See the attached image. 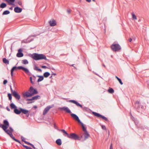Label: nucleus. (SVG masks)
<instances>
[{"label": "nucleus", "instance_id": "obj_61", "mask_svg": "<svg viewBox=\"0 0 149 149\" xmlns=\"http://www.w3.org/2000/svg\"><path fill=\"white\" fill-rule=\"evenodd\" d=\"M95 74L96 75H98V76H99V75H98L97 73H95Z\"/></svg>", "mask_w": 149, "mask_h": 149}, {"label": "nucleus", "instance_id": "obj_41", "mask_svg": "<svg viewBox=\"0 0 149 149\" xmlns=\"http://www.w3.org/2000/svg\"><path fill=\"white\" fill-rule=\"evenodd\" d=\"M30 80L31 81V82L32 84H34V82L32 81V78L31 77H30Z\"/></svg>", "mask_w": 149, "mask_h": 149}, {"label": "nucleus", "instance_id": "obj_23", "mask_svg": "<svg viewBox=\"0 0 149 149\" xmlns=\"http://www.w3.org/2000/svg\"><path fill=\"white\" fill-rule=\"evenodd\" d=\"M3 62L5 64H8L9 63V61L5 58H3Z\"/></svg>", "mask_w": 149, "mask_h": 149}, {"label": "nucleus", "instance_id": "obj_30", "mask_svg": "<svg viewBox=\"0 0 149 149\" xmlns=\"http://www.w3.org/2000/svg\"><path fill=\"white\" fill-rule=\"evenodd\" d=\"M40 98V96L39 95H36L33 97V100H36Z\"/></svg>", "mask_w": 149, "mask_h": 149}, {"label": "nucleus", "instance_id": "obj_8", "mask_svg": "<svg viewBox=\"0 0 149 149\" xmlns=\"http://www.w3.org/2000/svg\"><path fill=\"white\" fill-rule=\"evenodd\" d=\"M92 113L95 116H96L98 118H102L105 121H108V120L106 117H105L104 116H103L102 115L100 114V113H97L94 111L92 112Z\"/></svg>", "mask_w": 149, "mask_h": 149}, {"label": "nucleus", "instance_id": "obj_17", "mask_svg": "<svg viewBox=\"0 0 149 149\" xmlns=\"http://www.w3.org/2000/svg\"><path fill=\"white\" fill-rule=\"evenodd\" d=\"M90 135L88 133V132H85L84 134V140H86V139L88 138L89 136Z\"/></svg>", "mask_w": 149, "mask_h": 149}, {"label": "nucleus", "instance_id": "obj_31", "mask_svg": "<svg viewBox=\"0 0 149 149\" xmlns=\"http://www.w3.org/2000/svg\"><path fill=\"white\" fill-rule=\"evenodd\" d=\"M10 106L11 109H16L17 108V107L13 103H11L10 104Z\"/></svg>", "mask_w": 149, "mask_h": 149}, {"label": "nucleus", "instance_id": "obj_55", "mask_svg": "<svg viewBox=\"0 0 149 149\" xmlns=\"http://www.w3.org/2000/svg\"><path fill=\"white\" fill-rule=\"evenodd\" d=\"M33 108H35V109H36L37 108V107L36 106H33Z\"/></svg>", "mask_w": 149, "mask_h": 149}, {"label": "nucleus", "instance_id": "obj_1", "mask_svg": "<svg viewBox=\"0 0 149 149\" xmlns=\"http://www.w3.org/2000/svg\"><path fill=\"white\" fill-rule=\"evenodd\" d=\"M4 124H0V127L2 128L9 135L12 133L13 130L11 127H10L9 130H7V129L9 126V123L8 121L6 120L3 121Z\"/></svg>", "mask_w": 149, "mask_h": 149}, {"label": "nucleus", "instance_id": "obj_45", "mask_svg": "<svg viewBox=\"0 0 149 149\" xmlns=\"http://www.w3.org/2000/svg\"><path fill=\"white\" fill-rule=\"evenodd\" d=\"M41 68H47V67L45 65H42L41 66Z\"/></svg>", "mask_w": 149, "mask_h": 149}, {"label": "nucleus", "instance_id": "obj_9", "mask_svg": "<svg viewBox=\"0 0 149 149\" xmlns=\"http://www.w3.org/2000/svg\"><path fill=\"white\" fill-rule=\"evenodd\" d=\"M24 93H38V92L36 89H34L33 87H31L29 90Z\"/></svg>", "mask_w": 149, "mask_h": 149}, {"label": "nucleus", "instance_id": "obj_57", "mask_svg": "<svg viewBox=\"0 0 149 149\" xmlns=\"http://www.w3.org/2000/svg\"><path fill=\"white\" fill-rule=\"evenodd\" d=\"M102 65L103 66H104V67L105 68L106 67V66L105 65H104V64H102Z\"/></svg>", "mask_w": 149, "mask_h": 149}, {"label": "nucleus", "instance_id": "obj_22", "mask_svg": "<svg viewBox=\"0 0 149 149\" xmlns=\"http://www.w3.org/2000/svg\"><path fill=\"white\" fill-rule=\"evenodd\" d=\"M38 77H39V78L37 81L38 82H39L40 81H42L44 79L43 77L42 76H38Z\"/></svg>", "mask_w": 149, "mask_h": 149}, {"label": "nucleus", "instance_id": "obj_47", "mask_svg": "<svg viewBox=\"0 0 149 149\" xmlns=\"http://www.w3.org/2000/svg\"><path fill=\"white\" fill-rule=\"evenodd\" d=\"M22 42L24 43H27V40H23L22 41Z\"/></svg>", "mask_w": 149, "mask_h": 149}, {"label": "nucleus", "instance_id": "obj_54", "mask_svg": "<svg viewBox=\"0 0 149 149\" xmlns=\"http://www.w3.org/2000/svg\"><path fill=\"white\" fill-rule=\"evenodd\" d=\"M86 1L88 2H90L91 1V0H86Z\"/></svg>", "mask_w": 149, "mask_h": 149}, {"label": "nucleus", "instance_id": "obj_10", "mask_svg": "<svg viewBox=\"0 0 149 149\" xmlns=\"http://www.w3.org/2000/svg\"><path fill=\"white\" fill-rule=\"evenodd\" d=\"M58 109L61 111H65L67 113H72L70 110L67 107H64L58 108Z\"/></svg>", "mask_w": 149, "mask_h": 149}, {"label": "nucleus", "instance_id": "obj_5", "mask_svg": "<svg viewBox=\"0 0 149 149\" xmlns=\"http://www.w3.org/2000/svg\"><path fill=\"white\" fill-rule=\"evenodd\" d=\"M69 102L75 104L77 107H80L81 108H82L83 110L84 111H87L89 110L88 108L87 107H83L82 105L80 104L79 103H78L75 100H70Z\"/></svg>", "mask_w": 149, "mask_h": 149}, {"label": "nucleus", "instance_id": "obj_49", "mask_svg": "<svg viewBox=\"0 0 149 149\" xmlns=\"http://www.w3.org/2000/svg\"><path fill=\"white\" fill-rule=\"evenodd\" d=\"M27 101H31V100H33V97L31 99H27Z\"/></svg>", "mask_w": 149, "mask_h": 149}, {"label": "nucleus", "instance_id": "obj_6", "mask_svg": "<svg viewBox=\"0 0 149 149\" xmlns=\"http://www.w3.org/2000/svg\"><path fill=\"white\" fill-rule=\"evenodd\" d=\"M82 136L81 137L77 135L74 133H72L70 134H68V138L71 139L75 140H81V138L82 137Z\"/></svg>", "mask_w": 149, "mask_h": 149}, {"label": "nucleus", "instance_id": "obj_21", "mask_svg": "<svg viewBox=\"0 0 149 149\" xmlns=\"http://www.w3.org/2000/svg\"><path fill=\"white\" fill-rule=\"evenodd\" d=\"M107 92L109 93H113L114 92V90L112 88H109V89L107 91Z\"/></svg>", "mask_w": 149, "mask_h": 149}, {"label": "nucleus", "instance_id": "obj_13", "mask_svg": "<svg viewBox=\"0 0 149 149\" xmlns=\"http://www.w3.org/2000/svg\"><path fill=\"white\" fill-rule=\"evenodd\" d=\"M22 50L21 49H20L18 50V52L16 56L18 57H22L23 55V54L21 52Z\"/></svg>", "mask_w": 149, "mask_h": 149}, {"label": "nucleus", "instance_id": "obj_37", "mask_svg": "<svg viewBox=\"0 0 149 149\" xmlns=\"http://www.w3.org/2000/svg\"><path fill=\"white\" fill-rule=\"evenodd\" d=\"M8 96L10 100H11L12 99V96L11 94H8Z\"/></svg>", "mask_w": 149, "mask_h": 149}, {"label": "nucleus", "instance_id": "obj_18", "mask_svg": "<svg viewBox=\"0 0 149 149\" xmlns=\"http://www.w3.org/2000/svg\"><path fill=\"white\" fill-rule=\"evenodd\" d=\"M34 94H23L24 97H31Z\"/></svg>", "mask_w": 149, "mask_h": 149}, {"label": "nucleus", "instance_id": "obj_12", "mask_svg": "<svg viewBox=\"0 0 149 149\" xmlns=\"http://www.w3.org/2000/svg\"><path fill=\"white\" fill-rule=\"evenodd\" d=\"M49 23L51 26H54L56 25V21L54 19H51L49 22Z\"/></svg>", "mask_w": 149, "mask_h": 149}, {"label": "nucleus", "instance_id": "obj_20", "mask_svg": "<svg viewBox=\"0 0 149 149\" xmlns=\"http://www.w3.org/2000/svg\"><path fill=\"white\" fill-rule=\"evenodd\" d=\"M62 144L61 139H59L56 140V144L58 146H60Z\"/></svg>", "mask_w": 149, "mask_h": 149}, {"label": "nucleus", "instance_id": "obj_39", "mask_svg": "<svg viewBox=\"0 0 149 149\" xmlns=\"http://www.w3.org/2000/svg\"><path fill=\"white\" fill-rule=\"evenodd\" d=\"M28 144L31 146L33 148H35V147L34 146V145H33L32 144H31V143H29V142L28 143Z\"/></svg>", "mask_w": 149, "mask_h": 149}, {"label": "nucleus", "instance_id": "obj_48", "mask_svg": "<svg viewBox=\"0 0 149 149\" xmlns=\"http://www.w3.org/2000/svg\"><path fill=\"white\" fill-rule=\"evenodd\" d=\"M18 3L19 5H20V6L22 5V3L21 1H18Z\"/></svg>", "mask_w": 149, "mask_h": 149}, {"label": "nucleus", "instance_id": "obj_56", "mask_svg": "<svg viewBox=\"0 0 149 149\" xmlns=\"http://www.w3.org/2000/svg\"><path fill=\"white\" fill-rule=\"evenodd\" d=\"M7 110L8 111H10V109H9V108H8L7 107Z\"/></svg>", "mask_w": 149, "mask_h": 149}, {"label": "nucleus", "instance_id": "obj_27", "mask_svg": "<svg viewBox=\"0 0 149 149\" xmlns=\"http://www.w3.org/2000/svg\"><path fill=\"white\" fill-rule=\"evenodd\" d=\"M22 63L24 64H28L29 63V62L26 59H24L22 60Z\"/></svg>", "mask_w": 149, "mask_h": 149}, {"label": "nucleus", "instance_id": "obj_46", "mask_svg": "<svg viewBox=\"0 0 149 149\" xmlns=\"http://www.w3.org/2000/svg\"><path fill=\"white\" fill-rule=\"evenodd\" d=\"M71 11V10H67V12L68 14H70V13Z\"/></svg>", "mask_w": 149, "mask_h": 149}, {"label": "nucleus", "instance_id": "obj_28", "mask_svg": "<svg viewBox=\"0 0 149 149\" xmlns=\"http://www.w3.org/2000/svg\"><path fill=\"white\" fill-rule=\"evenodd\" d=\"M60 130L62 131L63 133H65L66 134V135H65V136H66L68 137V136L69 134H68L65 130Z\"/></svg>", "mask_w": 149, "mask_h": 149}, {"label": "nucleus", "instance_id": "obj_38", "mask_svg": "<svg viewBox=\"0 0 149 149\" xmlns=\"http://www.w3.org/2000/svg\"><path fill=\"white\" fill-rule=\"evenodd\" d=\"M101 127L102 129L103 130H106V127L104 125H102Z\"/></svg>", "mask_w": 149, "mask_h": 149}, {"label": "nucleus", "instance_id": "obj_29", "mask_svg": "<svg viewBox=\"0 0 149 149\" xmlns=\"http://www.w3.org/2000/svg\"><path fill=\"white\" fill-rule=\"evenodd\" d=\"M115 77L118 80L120 83L121 85H122L123 84V83L121 79L117 76H116Z\"/></svg>", "mask_w": 149, "mask_h": 149}, {"label": "nucleus", "instance_id": "obj_53", "mask_svg": "<svg viewBox=\"0 0 149 149\" xmlns=\"http://www.w3.org/2000/svg\"><path fill=\"white\" fill-rule=\"evenodd\" d=\"M37 71H40V72H41L42 71V70H41L40 69H37Z\"/></svg>", "mask_w": 149, "mask_h": 149}, {"label": "nucleus", "instance_id": "obj_34", "mask_svg": "<svg viewBox=\"0 0 149 149\" xmlns=\"http://www.w3.org/2000/svg\"><path fill=\"white\" fill-rule=\"evenodd\" d=\"M15 1V0H8V3L10 4L13 5Z\"/></svg>", "mask_w": 149, "mask_h": 149}, {"label": "nucleus", "instance_id": "obj_51", "mask_svg": "<svg viewBox=\"0 0 149 149\" xmlns=\"http://www.w3.org/2000/svg\"><path fill=\"white\" fill-rule=\"evenodd\" d=\"M37 35H31L30 36V37H36L37 36Z\"/></svg>", "mask_w": 149, "mask_h": 149}, {"label": "nucleus", "instance_id": "obj_52", "mask_svg": "<svg viewBox=\"0 0 149 149\" xmlns=\"http://www.w3.org/2000/svg\"><path fill=\"white\" fill-rule=\"evenodd\" d=\"M132 38H129V39H128V41L130 42H131L132 41Z\"/></svg>", "mask_w": 149, "mask_h": 149}, {"label": "nucleus", "instance_id": "obj_40", "mask_svg": "<svg viewBox=\"0 0 149 149\" xmlns=\"http://www.w3.org/2000/svg\"><path fill=\"white\" fill-rule=\"evenodd\" d=\"M24 147L26 149H31V148L28 146H24Z\"/></svg>", "mask_w": 149, "mask_h": 149}, {"label": "nucleus", "instance_id": "obj_26", "mask_svg": "<svg viewBox=\"0 0 149 149\" xmlns=\"http://www.w3.org/2000/svg\"><path fill=\"white\" fill-rule=\"evenodd\" d=\"M6 4L5 3H1L0 5V7L1 8H4L6 7Z\"/></svg>", "mask_w": 149, "mask_h": 149}, {"label": "nucleus", "instance_id": "obj_62", "mask_svg": "<svg viewBox=\"0 0 149 149\" xmlns=\"http://www.w3.org/2000/svg\"><path fill=\"white\" fill-rule=\"evenodd\" d=\"M33 102H28V104H29V103H32Z\"/></svg>", "mask_w": 149, "mask_h": 149}, {"label": "nucleus", "instance_id": "obj_7", "mask_svg": "<svg viewBox=\"0 0 149 149\" xmlns=\"http://www.w3.org/2000/svg\"><path fill=\"white\" fill-rule=\"evenodd\" d=\"M111 49L113 52L118 51L121 49V47L118 44H113L111 45Z\"/></svg>", "mask_w": 149, "mask_h": 149}, {"label": "nucleus", "instance_id": "obj_14", "mask_svg": "<svg viewBox=\"0 0 149 149\" xmlns=\"http://www.w3.org/2000/svg\"><path fill=\"white\" fill-rule=\"evenodd\" d=\"M14 10L15 12L17 13H19L22 12V9L19 7H16L14 8Z\"/></svg>", "mask_w": 149, "mask_h": 149}, {"label": "nucleus", "instance_id": "obj_24", "mask_svg": "<svg viewBox=\"0 0 149 149\" xmlns=\"http://www.w3.org/2000/svg\"><path fill=\"white\" fill-rule=\"evenodd\" d=\"M13 95L16 98L19 99L20 98V95L18 94H13Z\"/></svg>", "mask_w": 149, "mask_h": 149}, {"label": "nucleus", "instance_id": "obj_44", "mask_svg": "<svg viewBox=\"0 0 149 149\" xmlns=\"http://www.w3.org/2000/svg\"><path fill=\"white\" fill-rule=\"evenodd\" d=\"M38 69V67L37 66H35L34 68V70H37V69Z\"/></svg>", "mask_w": 149, "mask_h": 149}, {"label": "nucleus", "instance_id": "obj_50", "mask_svg": "<svg viewBox=\"0 0 149 149\" xmlns=\"http://www.w3.org/2000/svg\"><path fill=\"white\" fill-rule=\"evenodd\" d=\"M113 149L112 145V143H111V145L110 146V149Z\"/></svg>", "mask_w": 149, "mask_h": 149}, {"label": "nucleus", "instance_id": "obj_58", "mask_svg": "<svg viewBox=\"0 0 149 149\" xmlns=\"http://www.w3.org/2000/svg\"><path fill=\"white\" fill-rule=\"evenodd\" d=\"M130 115H131V116L132 117V118H134L132 116V114H131V113H130Z\"/></svg>", "mask_w": 149, "mask_h": 149}, {"label": "nucleus", "instance_id": "obj_32", "mask_svg": "<svg viewBox=\"0 0 149 149\" xmlns=\"http://www.w3.org/2000/svg\"><path fill=\"white\" fill-rule=\"evenodd\" d=\"M10 13V11L9 10H5L3 12V13L2 15H7L9 14Z\"/></svg>", "mask_w": 149, "mask_h": 149}, {"label": "nucleus", "instance_id": "obj_35", "mask_svg": "<svg viewBox=\"0 0 149 149\" xmlns=\"http://www.w3.org/2000/svg\"><path fill=\"white\" fill-rule=\"evenodd\" d=\"M21 139H22V141H24V142L26 143L27 144H28V143H29L28 142H27L26 141H25V139L24 138V137H21Z\"/></svg>", "mask_w": 149, "mask_h": 149}, {"label": "nucleus", "instance_id": "obj_2", "mask_svg": "<svg viewBox=\"0 0 149 149\" xmlns=\"http://www.w3.org/2000/svg\"><path fill=\"white\" fill-rule=\"evenodd\" d=\"M31 57L34 60H38L42 59L47 60L45 55L42 54H38L37 53H33L31 55Z\"/></svg>", "mask_w": 149, "mask_h": 149}, {"label": "nucleus", "instance_id": "obj_25", "mask_svg": "<svg viewBox=\"0 0 149 149\" xmlns=\"http://www.w3.org/2000/svg\"><path fill=\"white\" fill-rule=\"evenodd\" d=\"M50 75V73L48 72H46L44 73V76L45 77H47Z\"/></svg>", "mask_w": 149, "mask_h": 149}, {"label": "nucleus", "instance_id": "obj_36", "mask_svg": "<svg viewBox=\"0 0 149 149\" xmlns=\"http://www.w3.org/2000/svg\"><path fill=\"white\" fill-rule=\"evenodd\" d=\"M10 89L11 91V93H17V92L15 91H13L12 88L11 86H10Z\"/></svg>", "mask_w": 149, "mask_h": 149}, {"label": "nucleus", "instance_id": "obj_15", "mask_svg": "<svg viewBox=\"0 0 149 149\" xmlns=\"http://www.w3.org/2000/svg\"><path fill=\"white\" fill-rule=\"evenodd\" d=\"M20 109L21 111V112H22L25 114H26L28 113L29 111L28 110L22 108H20Z\"/></svg>", "mask_w": 149, "mask_h": 149}, {"label": "nucleus", "instance_id": "obj_3", "mask_svg": "<svg viewBox=\"0 0 149 149\" xmlns=\"http://www.w3.org/2000/svg\"><path fill=\"white\" fill-rule=\"evenodd\" d=\"M71 116L75 120L77 121L79 123L81 124L82 126L83 130L85 132H87L86 130V128L84 127L83 123L81 122L78 117L76 114L74 113H72L71 114Z\"/></svg>", "mask_w": 149, "mask_h": 149}, {"label": "nucleus", "instance_id": "obj_59", "mask_svg": "<svg viewBox=\"0 0 149 149\" xmlns=\"http://www.w3.org/2000/svg\"><path fill=\"white\" fill-rule=\"evenodd\" d=\"M4 0L8 2V0Z\"/></svg>", "mask_w": 149, "mask_h": 149}, {"label": "nucleus", "instance_id": "obj_60", "mask_svg": "<svg viewBox=\"0 0 149 149\" xmlns=\"http://www.w3.org/2000/svg\"><path fill=\"white\" fill-rule=\"evenodd\" d=\"M95 74L96 75H98V76H99V75H98L97 73H95Z\"/></svg>", "mask_w": 149, "mask_h": 149}, {"label": "nucleus", "instance_id": "obj_42", "mask_svg": "<svg viewBox=\"0 0 149 149\" xmlns=\"http://www.w3.org/2000/svg\"><path fill=\"white\" fill-rule=\"evenodd\" d=\"M7 81L6 80H4L3 81V84H6L7 83Z\"/></svg>", "mask_w": 149, "mask_h": 149}, {"label": "nucleus", "instance_id": "obj_64", "mask_svg": "<svg viewBox=\"0 0 149 149\" xmlns=\"http://www.w3.org/2000/svg\"><path fill=\"white\" fill-rule=\"evenodd\" d=\"M74 65V64H72L71 65V66H73Z\"/></svg>", "mask_w": 149, "mask_h": 149}, {"label": "nucleus", "instance_id": "obj_43", "mask_svg": "<svg viewBox=\"0 0 149 149\" xmlns=\"http://www.w3.org/2000/svg\"><path fill=\"white\" fill-rule=\"evenodd\" d=\"M140 104V102L139 101H137L135 103V106H136V104H138V105H139Z\"/></svg>", "mask_w": 149, "mask_h": 149}, {"label": "nucleus", "instance_id": "obj_63", "mask_svg": "<svg viewBox=\"0 0 149 149\" xmlns=\"http://www.w3.org/2000/svg\"><path fill=\"white\" fill-rule=\"evenodd\" d=\"M33 77H34V79H35L36 78L34 76H33Z\"/></svg>", "mask_w": 149, "mask_h": 149}, {"label": "nucleus", "instance_id": "obj_4", "mask_svg": "<svg viewBox=\"0 0 149 149\" xmlns=\"http://www.w3.org/2000/svg\"><path fill=\"white\" fill-rule=\"evenodd\" d=\"M17 69H22L27 74L29 73V70L26 68H24L22 66H19L18 67L15 66L13 67L11 70V74L12 77L13 76V72L14 70H16Z\"/></svg>", "mask_w": 149, "mask_h": 149}, {"label": "nucleus", "instance_id": "obj_19", "mask_svg": "<svg viewBox=\"0 0 149 149\" xmlns=\"http://www.w3.org/2000/svg\"><path fill=\"white\" fill-rule=\"evenodd\" d=\"M14 112L16 114H19L21 113V111L20 110V111L17 108L15 109L14 110Z\"/></svg>", "mask_w": 149, "mask_h": 149}, {"label": "nucleus", "instance_id": "obj_16", "mask_svg": "<svg viewBox=\"0 0 149 149\" xmlns=\"http://www.w3.org/2000/svg\"><path fill=\"white\" fill-rule=\"evenodd\" d=\"M9 135L10 136V137L13 139L14 140V141H15L18 142L19 143V144H20V141L16 139L13 136L12 134V133H11V134H10V135Z\"/></svg>", "mask_w": 149, "mask_h": 149}, {"label": "nucleus", "instance_id": "obj_11", "mask_svg": "<svg viewBox=\"0 0 149 149\" xmlns=\"http://www.w3.org/2000/svg\"><path fill=\"white\" fill-rule=\"evenodd\" d=\"M53 107V105L52 106H47L44 110L43 113V115H45L47 114L48 111L50 109L52 108Z\"/></svg>", "mask_w": 149, "mask_h": 149}, {"label": "nucleus", "instance_id": "obj_33", "mask_svg": "<svg viewBox=\"0 0 149 149\" xmlns=\"http://www.w3.org/2000/svg\"><path fill=\"white\" fill-rule=\"evenodd\" d=\"M132 18L133 20H136L137 19V17L133 13H132Z\"/></svg>", "mask_w": 149, "mask_h": 149}]
</instances>
